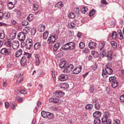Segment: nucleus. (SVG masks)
<instances>
[{
  "instance_id": "nucleus-3",
  "label": "nucleus",
  "mask_w": 124,
  "mask_h": 124,
  "mask_svg": "<svg viewBox=\"0 0 124 124\" xmlns=\"http://www.w3.org/2000/svg\"><path fill=\"white\" fill-rule=\"evenodd\" d=\"M74 66L72 64H70L67 66L63 72L64 73L69 72L72 70Z\"/></svg>"
},
{
  "instance_id": "nucleus-41",
  "label": "nucleus",
  "mask_w": 124,
  "mask_h": 124,
  "mask_svg": "<svg viewBox=\"0 0 124 124\" xmlns=\"http://www.w3.org/2000/svg\"><path fill=\"white\" fill-rule=\"evenodd\" d=\"M108 117H107V116H104L103 117L101 118L102 123H103L108 121Z\"/></svg>"
},
{
  "instance_id": "nucleus-26",
  "label": "nucleus",
  "mask_w": 124,
  "mask_h": 124,
  "mask_svg": "<svg viewBox=\"0 0 124 124\" xmlns=\"http://www.w3.org/2000/svg\"><path fill=\"white\" fill-rule=\"evenodd\" d=\"M105 45V44L104 43L101 42L99 43L98 46V50L101 51L104 47Z\"/></svg>"
},
{
  "instance_id": "nucleus-33",
  "label": "nucleus",
  "mask_w": 124,
  "mask_h": 124,
  "mask_svg": "<svg viewBox=\"0 0 124 124\" xmlns=\"http://www.w3.org/2000/svg\"><path fill=\"white\" fill-rule=\"evenodd\" d=\"M62 101V100L60 99L54 98V102L60 104L61 103Z\"/></svg>"
},
{
  "instance_id": "nucleus-27",
  "label": "nucleus",
  "mask_w": 124,
  "mask_h": 124,
  "mask_svg": "<svg viewBox=\"0 0 124 124\" xmlns=\"http://www.w3.org/2000/svg\"><path fill=\"white\" fill-rule=\"evenodd\" d=\"M69 44L68 43L65 44L62 47V48L64 50H69Z\"/></svg>"
},
{
  "instance_id": "nucleus-16",
  "label": "nucleus",
  "mask_w": 124,
  "mask_h": 124,
  "mask_svg": "<svg viewBox=\"0 0 124 124\" xmlns=\"http://www.w3.org/2000/svg\"><path fill=\"white\" fill-rule=\"evenodd\" d=\"M63 6V4L62 2L59 1L56 3L55 6V7H57L59 8H61Z\"/></svg>"
},
{
  "instance_id": "nucleus-32",
  "label": "nucleus",
  "mask_w": 124,
  "mask_h": 124,
  "mask_svg": "<svg viewBox=\"0 0 124 124\" xmlns=\"http://www.w3.org/2000/svg\"><path fill=\"white\" fill-rule=\"evenodd\" d=\"M75 15L74 13L72 12L70 13L69 14L68 17L70 18H74L75 17Z\"/></svg>"
},
{
  "instance_id": "nucleus-38",
  "label": "nucleus",
  "mask_w": 124,
  "mask_h": 124,
  "mask_svg": "<svg viewBox=\"0 0 124 124\" xmlns=\"http://www.w3.org/2000/svg\"><path fill=\"white\" fill-rule=\"evenodd\" d=\"M93 107V105L91 104H88L86 106V109H92Z\"/></svg>"
},
{
  "instance_id": "nucleus-13",
  "label": "nucleus",
  "mask_w": 124,
  "mask_h": 124,
  "mask_svg": "<svg viewBox=\"0 0 124 124\" xmlns=\"http://www.w3.org/2000/svg\"><path fill=\"white\" fill-rule=\"evenodd\" d=\"M69 44V50H71L73 49L75 47V43L73 42H70L68 43Z\"/></svg>"
},
{
  "instance_id": "nucleus-55",
  "label": "nucleus",
  "mask_w": 124,
  "mask_h": 124,
  "mask_svg": "<svg viewBox=\"0 0 124 124\" xmlns=\"http://www.w3.org/2000/svg\"><path fill=\"white\" fill-rule=\"evenodd\" d=\"M20 92L21 94H26L27 93V92L26 91V90L25 89L22 90L20 91Z\"/></svg>"
},
{
  "instance_id": "nucleus-49",
  "label": "nucleus",
  "mask_w": 124,
  "mask_h": 124,
  "mask_svg": "<svg viewBox=\"0 0 124 124\" xmlns=\"http://www.w3.org/2000/svg\"><path fill=\"white\" fill-rule=\"evenodd\" d=\"M111 44L112 46L113 47V48H115L116 47L117 44L116 42L113 41L111 42Z\"/></svg>"
},
{
  "instance_id": "nucleus-10",
  "label": "nucleus",
  "mask_w": 124,
  "mask_h": 124,
  "mask_svg": "<svg viewBox=\"0 0 124 124\" xmlns=\"http://www.w3.org/2000/svg\"><path fill=\"white\" fill-rule=\"evenodd\" d=\"M45 28V26L43 24H40L38 26V30L40 32L44 31Z\"/></svg>"
},
{
  "instance_id": "nucleus-34",
  "label": "nucleus",
  "mask_w": 124,
  "mask_h": 124,
  "mask_svg": "<svg viewBox=\"0 0 124 124\" xmlns=\"http://www.w3.org/2000/svg\"><path fill=\"white\" fill-rule=\"evenodd\" d=\"M36 65L37 66H39L40 64V61L39 58V57L38 55H36Z\"/></svg>"
},
{
  "instance_id": "nucleus-50",
  "label": "nucleus",
  "mask_w": 124,
  "mask_h": 124,
  "mask_svg": "<svg viewBox=\"0 0 124 124\" xmlns=\"http://www.w3.org/2000/svg\"><path fill=\"white\" fill-rule=\"evenodd\" d=\"M116 78L115 76H111L109 78V82H111L112 81L114 80H116Z\"/></svg>"
},
{
  "instance_id": "nucleus-48",
  "label": "nucleus",
  "mask_w": 124,
  "mask_h": 124,
  "mask_svg": "<svg viewBox=\"0 0 124 124\" xmlns=\"http://www.w3.org/2000/svg\"><path fill=\"white\" fill-rule=\"evenodd\" d=\"M95 11L94 10H92L90 11L89 13V15L90 16H93L95 14Z\"/></svg>"
},
{
  "instance_id": "nucleus-61",
  "label": "nucleus",
  "mask_w": 124,
  "mask_h": 124,
  "mask_svg": "<svg viewBox=\"0 0 124 124\" xmlns=\"http://www.w3.org/2000/svg\"><path fill=\"white\" fill-rule=\"evenodd\" d=\"M34 9L35 10H36L38 8V6L37 4H34Z\"/></svg>"
},
{
  "instance_id": "nucleus-57",
  "label": "nucleus",
  "mask_w": 124,
  "mask_h": 124,
  "mask_svg": "<svg viewBox=\"0 0 124 124\" xmlns=\"http://www.w3.org/2000/svg\"><path fill=\"white\" fill-rule=\"evenodd\" d=\"M7 67L8 68H13L14 66V65L11 63H9L7 65Z\"/></svg>"
},
{
  "instance_id": "nucleus-63",
  "label": "nucleus",
  "mask_w": 124,
  "mask_h": 124,
  "mask_svg": "<svg viewBox=\"0 0 124 124\" xmlns=\"http://www.w3.org/2000/svg\"><path fill=\"white\" fill-rule=\"evenodd\" d=\"M100 55L102 57L105 55H106V52L105 51H103L101 53Z\"/></svg>"
},
{
  "instance_id": "nucleus-56",
  "label": "nucleus",
  "mask_w": 124,
  "mask_h": 124,
  "mask_svg": "<svg viewBox=\"0 0 124 124\" xmlns=\"http://www.w3.org/2000/svg\"><path fill=\"white\" fill-rule=\"evenodd\" d=\"M79 9L78 7L74 9V11L76 14H78L79 13Z\"/></svg>"
},
{
  "instance_id": "nucleus-51",
  "label": "nucleus",
  "mask_w": 124,
  "mask_h": 124,
  "mask_svg": "<svg viewBox=\"0 0 124 124\" xmlns=\"http://www.w3.org/2000/svg\"><path fill=\"white\" fill-rule=\"evenodd\" d=\"M26 42L33 44V41L30 38L27 39L26 40Z\"/></svg>"
},
{
  "instance_id": "nucleus-46",
  "label": "nucleus",
  "mask_w": 124,
  "mask_h": 124,
  "mask_svg": "<svg viewBox=\"0 0 124 124\" xmlns=\"http://www.w3.org/2000/svg\"><path fill=\"white\" fill-rule=\"evenodd\" d=\"M36 32V29L35 28H32L31 33L32 35H34Z\"/></svg>"
},
{
  "instance_id": "nucleus-8",
  "label": "nucleus",
  "mask_w": 124,
  "mask_h": 124,
  "mask_svg": "<svg viewBox=\"0 0 124 124\" xmlns=\"http://www.w3.org/2000/svg\"><path fill=\"white\" fill-rule=\"evenodd\" d=\"M16 35V31L14 30H13L10 35L9 37L10 39H11V40L15 38Z\"/></svg>"
},
{
  "instance_id": "nucleus-19",
  "label": "nucleus",
  "mask_w": 124,
  "mask_h": 124,
  "mask_svg": "<svg viewBox=\"0 0 124 124\" xmlns=\"http://www.w3.org/2000/svg\"><path fill=\"white\" fill-rule=\"evenodd\" d=\"M60 87L62 88L67 89L69 87L68 84L66 83H64L60 85Z\"/></svg>"
},
{
  "instance_id": "nucleus-47",
  "label": "nucleus",
  "mask_w": 124,
  "mask_h": 124,
  "mask_svg": "<svg viewBox=\"0 0 124 124\" xmlns=\"http://www.w3.org/2000/svg\"><path fill=\"white\" fill-rule=\"evenodd\" d=\"M117 34L116 33V31H114L112 34V38L113 39H115L117 37Z\"/></svg>"
},
{
  "instance_id": "nucleus-28",
  "label": "nucleus",
  "mask_w": 124,
  "mask_h": 124,
  "mask_svg": "<svg viewBox=\"0 0 124 124\" xmlns=\"http://www.w3.org/2000/svg\"><path fill=\"white\" fill-rule=\"evenodd\" d=\"M4 44L8 46H11V42L9 39L7 40V41L5 40L4 42Z\"/></svg>"
},
{
  "instance_id": "nucleus-39",
  "label": "nucleus",
  "mask_w": 124,
  "mask_h": 124,
  "mask_svg": "<svg viewBox=\"0 0 124 124\" xmlns=\"http://www.w3.org/2000/svg\"><path fill=\"white\" fill-rule=\"evenodd\" d=\"M48 33L47 31H46L44 32L43 34V38L44 39H46L47 38Z\"/></svg>"
},
{
  "instance_id": "nucleus-5",
  "label": "nucleus",
  "mask_w": 124,
  "mask_h": 124,
  "mask_svg": "<svg viewBox=\"0 0 124 124\" xmlns=\"http://www.w3.org/2000/svg\"><path fill=\"white\" fill-rule=\"evenodd\" d=\"M67 62L65 61H62L59 64V66L61 68H64L67 65Z\"/></svg>"
},
{
  "instance_id": "nucleus-45",
  "label": "nucleus",
  "mask_w": 124,
  "mask_h": 124,
  "mask_svg": "<svg viewBox=\"0 0 124 124\" xmlns=\"http://www.w3.org/2000/svg\"><path fill=\"white\" fill-rule=\"evenodd\" d=\"M28 22L26 20H24L22 22V25L24 26L28 25Z\"/></svg>"
},
{
  "instance_id": "nucleus-58",
  "label": "nucleus",
  "mask_w": 124,
  "mask_h": 124,
  "mask_svg": "<svg viewBox=\"0 0 124 124\" xmlns=\"http://www.w3.org/2000/svg\"><path fill=\"white\" fill-rule=\"evenodd\" d=\"M7 85V82L6 80H4L3 82V86L4 87H5Z\"/></svg>"
},
{
  "instance_id": "nucleus-40",
  "label": "nucleus",
  "mask_w": 124,
  "mask_h": 124,
  "mask_svg": "<svg viewBox=\"0 0 124 124\" xmlns=\"http://www.w3.org/2000/svg\"><path fill=\"white\" fill-rule=\"evenodd\" d=\"M54 117V114H53L50 113L49 112L48 113V115L47 118H48L49 119H52Z\"/></svg>"
},
{
  "instance_id": "nucleus-31",
  "label": "nucleus",
  "mask_w": 124,
  "mask_h": 124,
  "mask_svg": "<svg viewBox=\"0 0 124 124\" xmlns=\"http://www.w3.org/2000/svg\"><path fill=\"white\" fill-rule=\"evenodd\" d=\"M88 8L86 7H83L81 8L82 13L84 14H85Z\"/></svg>"
},
{
  "instance_id": "nucleus-22",
  "label": "nucleus",
  "mask_w": 124,
  "mask_h": 124,
  "mask_svg": "<svg viewBox=\"0 0 124 124\" xmlns=\"http://www.w3.org/2000/svg\"><path fill=\"white\" fill-rule=\"evenodd\" d=\"M19 46V44L18 42L14 43L12 45V47L13 49H17Z\"/></svg>"
},
{
  "instance_id": "nucleus-64",
  "label": "nucleus",
  "mask_w": 124,
  "mask_h": 124,
  "mask_svg": "<svg viewBox=\"0 0 124 124\" xmlns=\"http://www.w3.org/2000/svg\"><path fill=\"white\" fill-rule=\"evenodd\" d=\"M103 124H111V122L110 120H108V121L102 123Z\"/></svg>"
},
{
  "instance_id": "nucleus-54",
  "label": "nucleus",
  "mask_w": 124,
  "mask_h": 124,
  "mask_svg": "<svg viewBox=\"0 0 124 124\" xmlns=\"http://www.w3.org/2000/svg\"><path fill=\"white\" fill-rule=\"evenodd\" d=\"M121 101L124 102V94L121 95L120 97Z\"/></svg>"
},
{
  "instance_id": "nucleus-62",
  "label": "nucleus",
  "mask_w": 124,
  "mask_h": 124,
  "mask_svg": "<svg viewBox=\"0 0 124 124\" xmlns=\"http://www.w3.org/2000/svg\"><path fill=\"white\" fill-rule=\"evenodd\" d=\"M113 122V124H119L120 121L118 119H116L114 120Z\"/></svg>"
},
{
  "instance_id": "nucleus-53",
  "label": "nucleus",
  "mask_w": 124,
  "mask_h": 124,
  "mask_svg": "<svg viewBox=\"0 0 124 124\" xmlns=\"http://www.w3.org/2000/svg\"><path fill=\"white\" fill-rule=\"evenodd\" d=\"M94 86L93 85H92V86H91L90 87V89L89 90V91L90 92V93H92L93 92L94 90Z\"/></svg>"
},
{
  "instance_id": "nucleus-4",
  "label": "nucleus",
  "mask_w": 124,
  "mask_h": 124,
  "mask_svg": "<svg viewBox=\"0 0 124 124\" xmlns=\"http://www.w3.org/2000/svg\"><path fill=\"white\" fill-rule=\"evenodd\" d=\"M82 69V67L80 65L78 66L74 70L72 73L75 74H78L81 71Z\"/></svg>"
},
{
  "instance_id": "nucleus-2",
  "label": "nucleus",
  "mask_w": 124,
  "mask_h": 124,
  "mask_svg": "<svg viewBox=\"0 0 124 124\" xmlns=\"http://www.w3.org/2000/svg\"><path fill=\"white\" fill-rule=\"evenodd\" d=\"M17 37L19 40L21 41L24 40L26 38L25 34L23 32H20L18 34Z\"/></svg>"
},
{
  "instance_id": "nucleus-42",
  "label": "nucleus",
  "mask_w": 124,
  "mask_h": 124,
  "mask_svg": "<svg viewBox=\"0 0 124 124\" xmlns=\"http://www.w3.org/2000/svg\"><path fill=\"white\" fill-rule=\"evenodd\" d=\"M112 55L111 53H108L107 55V57H108V59L109 60H111L112 59Z\"/></svg>"
},
{
  "instance_id": "nucleus-25",
  "label": "nucleus",
  "mask_w": 124,
  "mask_h": 124,
  "mask_svg": "<svg viewBox=\"0 0 124 124\" xmlns=\"http://www.w3.org/2000/svg\"><path fill=\"white\" fill-rule=\"evenodd\" d=\"M49 112L42 111L41 112L42 116L44 118L47 117Z\"/></svg>"
},
{
  "instance_id": "nucleus-21",
  "label": "nucleus",
  "mask_w": 124,
  "mask_h": 124,
  "mask_svg": "<svg viewBox=\"0 0 124 124\" xmlns=\"http://www.w3.org/2000/svg\"><path fill=\"white\" fill-rule=\"evenodd\" d=\"M118 85V82L116 80H114L112 81V87L114 88H116Z\"/></svg>"
},
{
  "instance_id": "nucleus-17",
  "label": "nucleus",
  "mask_w": 124,
  "mask_h": 124,
  "mask_svg": "<svg viewBox=\"0 0 124 124\" xmlns=\"http://www.w3.org/2000/svg\"><path fill=\"white\" fill-rule=\"evenodd\" d=\"M41 44L39 42H37L35 43L34 46V49L36 50L39 49L41 47Z\"/></svg>"
},
{
  "instance_id": "nucleus-29",
  "label": "nucleus",
  "mask_w": 124,
  "mask_h": 124,
  "mask_svg": "<svg viewBox=\"0 0 124 124\" xmlns=\"http://www.w3.org/2000/svg\"><path fill=\"white\" fill-rule=\"evenodd\" d=\"M5 34L3 31L0 30V39H3L5 37Z\"/></svg>"
},
{
  "instance_id": "nucleus-7",
  "label": "nucleus",
  "mask_w": 124,
  "mask_h": 124,
  "mask_svg": "<svg viewBox=\"0 0 124 124\" xmlns=\"http://www.w3.org/2000/svg\"><path fill=\"white\" fill-rule=\"evenodd\" d=\"M10 49H6V48H3L1 50L0 53L2 54H8L9 52Z\"/></svg>"
},
{
  "instance_id": "nucleus-35",
  "label": "nucleus",
  "mask_w": 124,
  "mask_h": 124,
  "mask_svg": "<svg viewBox=\"0 0 124 124\" xmlns=\"http://www.w3.org/2000/svg\"><path fill=\"white\" fill-rule=\"evenodd\" d=\"M95 124H101L100 120L99 118H95L94 120Z\"/></svg>"
},
{
  "instance_id": "nucleus-37",
  "label": "nucleus",
  "mask_w": 124,
  "mask_h": 124,
  "mask_svg": "<svg viewBox=\"0 0 124 124\" xmlns=\"http://www.w3.org/2000/svg\"><path fill=\"white\" fill-rule=\"evenodd\" d=\"M23 56L25 57L26 58H28L29 59L31 57V54L25 52L24 54V55Z\"/></svg>"
},
{
  "instance_id": "nucleus-9",
  "label": "nucleus",
  "mask_w": 124,
  "mask_h": 124,
  "mask_svg": "<svg viewBox=\"0 0 124 124\" xmlns=\"http://www.w3.org/2000/svg\"><path fill=\"white\" fill-rule=\"evenodd\" d=\"M106 72L108 75L111 74L113 72V70L110 67L107 66L105 69Z\"/></svg>"
},
{
  "instance_id": "nucleus-18",
  "label": "nucleus",
  "mask_w": 124,
  "mask_h": 124,
  "mask_svg": "<svg viewBox=\"0 0 124 124\" xmlns=\"http://www.w3.org/2000/svg\"><path fill=\"white\" fill-rule=\"evenodd\" d=\"M25 46L26 49L30 50L33 47V44L25 42Z\"/></svg>"
},
{
  "instance_id": "nucleus-52",
  "label": "nucleus",
  "mask_w": 124,
  "mask_h": 124,
  "mask_svg": "<svg viewBox=\"0 0 124 124\" xmlns=\"http://www.w3.org/2000/svg\"><path fill=\"white\" fill-rule=\"evenodd\" d=\"M3 6V2L1 1H0V11H2Z\"/></svg>"
},
{
  "instance_id": "nucleus-14",
  "label": "nucleus",
  "mask_w": 124,
  "mask_h": 124,
  "mask_svg": "<svg viewBox=\"0 0 124 124\" xmlns=\"http://www.w3.org/2000/svg\"><path fill=\"white\" fill-rule=\"evenodd\" d=\"M96 44L93 42H91L88 44L89 47L91 49H94L96 47Z\"/></svg>"
},
{
  "instance_id": "nucleus-44",
  "label": "nucleus",
  "mask_w": 124,
  "mask_h": 124,
  "mask_svg": "<svg viewBox=\"0 0 124 124\" xmlns=\"http://www.w3.org/2000/svg\"><path fill=\"white\" fill-rule=\"evenodd\" d=\"M95 108L97 110H99L100 108V105L99 104L98 102L96 103L95 104Z\"/></svg>"
},
{
  "instance_id": "nucleus-59",
  "label": "nucleus",
  "mask_w": 124,
  "mask_h": 124,
  "mask_svg": "<svg viewBox=\"0 0 124 124\" xmlns=\"http://www.w3.org/2000/svg\"><path fill=\"white\" fill-rule=\"evenodd\" d=\"M16 105H15V103L14 102H12L11 105V106L13 108V110H14L15 109V108L16 106Z\"/></svg>"
},
{
  "instance_id": "nucleus-23",
  "label": "nucleus",
  "mask_w": 124,
  "mask_h": 124,
  "mask_svg": "<svg viewBox=\"0 0 124 124\" xmlns=\"http://www.w3.org/2000/svg\"><path fill=\"white\" fill-rule=\"evenodd\" d=\"M60 46V44L58 42L55 43L54 45V50L56 51L58 49Z\"/></svg>"
},
{
  "instance_id": "nucleus-36",
  "label": "nucleus",
  "mask_w": 124,
  "mask_h": 124,
  "mask_svg": "<svg viewBox=\"0 0 124 124\" xmlns=\"http://www.w3.org/2000/svg\"><path fill=\"white\" fill-rule=\"evenodd\" d=\"M33 16L32 14H30L27 18V19L29 21H31L33 19Z\"/></svg>"
},
{
  "instance_id": "nucleus-24",
  "label": "nucleus",
  "mask_w": 124,
  "mask_h": 124,
  "mask_svg": "<svg viewBox=\"0 0 124 124\" xmlns=\"http://www.w3.org/2000/svg\"><path fill=\"white\" fill-rule=\"evenodd\" d=\"M22 50L20 49L19 51L16 52L15 54V56L16 57H18L20 56L22 54Z\"/></svg>"
},
{
  "instance_id": "nucleus-20",
  "label": "nucleus",
  "mask_w": 124,
  "mask_h": 124,
  "mask_svg": "<svg viewBox=\"0 0 124 124\" xmlns=\"http://www.w3.org/2000/svg\"><path fill=\"white\" fill-rule=\"evenodd\" d=\"M15 3L13 4L12 2H10L8 4V7L9 9H11L14 7V5Z\"/></svg>"
},
{
  "instance_id": "nucleus-12",
  "label": "nucleus",
  "mask_w": 124,
  "mask_h": 124,
  "mask_svg": "<svg viewBox=\"0 0 124 124\" xmlns=\"http://www.w3.org/2000/svg\"><path fill=\"white\" fill-rule=\"evenodd\" d=\"M101 115V113L99 111H95L93 114V116L95 117L96 118H99Z\"/></svg>"
},
{
  "instance_id": "nucleus-11",
  "label": "nucleus",
  "mask_w": 124,
  "mask_h": 124,
  "mask_svg": "<svg viewBox=\"0 0 124 124\" xmlns=\"http://www.w3.org/2000/svg\"><path fill=\"white\" fill-rule=\"evenodd\" d=\"M27 61V59L25 57L23 56L21 59L20 63L21 66L23 67L26 64Z\"/></svg>"
},
{
  "instance_id": "nucleus-30",
  "label": "nucleus",
  "mask_w": 124,
  "mask_h": 124,
  "mask_svg": "<svg viewBox=\"0 0 124 124\" xmlns=\"http://www.w3.org/2000/svg\"><path fill=\"white\" fill-rule=\"evenodd\" d=\"M91 54L94 58L98 57V54L97 52L92 51L91 52Z\"/></svg>"
},
{
  "instance_id": "nucleus-15",
  "label": "nucleus",
  "mask_w": 124,
  "mask_h": 124,
  "mask_svg": "<svg viewBox=\"0 0 124 124\" xmlns=\"http://www.w3.org/2000/svg\"><path fill=\"white\" fill-rule=\"evenodd\" d=\"M61 94V93L60 91H57L56 92L54 93L53 95L54 96H55L56 97L60 98L62 96Z\"/></svg>"
},
{
  "instance_id": "nucleus-60",
  "label": "nucleus",
  "mask_w": 124,
  "mask_h": 124,
  "mask_svg": "<svg viewBox=\"0 0 124 124\" xmlns=\"http://www.w3.org/2000/svg\"><path fill=\"white\" fill-rule=\"evenodd\" d=\"M118 37L120 39H122L123 38V35L122 33H119L118 34Z\"/></svg>"
},
{
  "instance_id": "nucleus-6",
  "label": "nucleus",
  "mask_w": 124,
  "mask_h": 124,
  "mask_svg": "<svg viewBox=\"0 0 124 124\" xmlns=\"http://www.w3.org/2000/svg\"><path fill=\"white\" fill-rule=\"evenodd\" d=\"M68 78V76L65 74H61L59 77V79L61 81L66 80Z\"/></svg>"
},
{
  "instance_id": "nucleus-43",
  "label": "nucleus",
  "mask_w": 124,
  "mask_h": 124,
  "mask_svg": "<svg viewBox=\"0 0 124 124\" xmlns=\"http://www.w3.org/2000/svg\"><path fill=\"white\" fill-rule=\"evenodd\" d=\"M85 46V44L83 42H81L79 44V47L81 48H83Z\"/></svg>"
},
{
  "instance_id": "nucleus-1",
  "label": "nucleus",
  "mask_w": 124,
  "mask_h": 124,
  "mask_svg": "<svg viewBox=\"0 0 124 124\" xmlns=\"http://www.w3.org/2000/svg\"><path fill=\"white\" fill-rule=\"evenodd\" d=\"M58 38V36L54 35L50 36L48 38L47 42L49 44H52L54 43Z\"/></svg>"
}]
</instances>
